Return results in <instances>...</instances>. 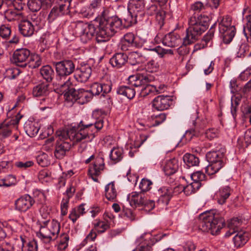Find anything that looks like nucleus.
I'll return each mask as SVG.
<instances>
[{
    "label": "nucleus",
    "mask_w": 251,
    "mask_h": 251,
    "mask_svg": "<svg viewBox=\"0 0 251 251\" xmlns=\"http://www.w3.org/2000/svg\"><path fill=\"white\" fill-rule=\"evenodd\" d=\"M102 118L93 119L89 122L81 121L77 127L73 126L66 130L56 132L58 140L56 141L54 155L58 159H63L70 150L71 141L82 142L84 148H86L84 143L90 142L97 135L98 132L103 126Z\"/></svg>",
    "instance_id": "nucleus-1"
},
{
    "label": "nucleus",
    "mask_w": 251,
    "mask_h": 251,
    "mask_svg": "<svg viewBox=\"0 0 251 251\" xmlns=\"http://www.w3.org/2000/svg\"><path fill=\"white\" fill-rule=\"evenodd\" d=\"M209 18L208 16L195 13L189 20V27L186 31V36L183 38V45L177 49V53L184 56L189 53V48L187 45L196 42L208 26Z\"/></svg>",
    "instance_id": "nucleus-2"
},
{
    "label": "nucleus",
    "mask_w": 251,
    "mask_h": 251,
    "mask_svg": "<svg viewBox=\"0 0 251 251\" xmlns=\"http://www.w3.org/2000/svg\"><path fill=\"white\" fill-rule=\"evenodd\" d=\"M131 21L128 19L125 20V23H123L121 19L117 16H113L101 22L97 31V42L101 43L107 41L109 37L113 36L118 31L133 25Z\"/></svg>",
    "instance_id": "nucleus-3"
},
{
    "label": "nucleus",
    "mask_w": 251,
    "mask_h": 251,
    "mask_svg": "<svg viewBox=\"0 0 251 251\" xmlns=\"http://www.w3.org/2000/svg\"><path fill=\"white\" fill-rule=\"evenodd\" d=\"M198 220L199 229L202 232H210L212 235L219 234L225 226L224 219L213 210L201 214Z\"/></svg>",
    "instance_id": "nucleus-4"
},
{
    "label": "nucleus",
    "mask_w": 251,
    "mask_h": 251,
    "mask_svg": "<svg viewBox=\"0 0 251 251\" xmlns=\"http://www.w3.org/2000/svg\"><path fill=\"white\" fill-rule=\"evenodd\" d=\"M217 148L215 151L208 152L206 155V159L210 164L205 168V171L208 175L217 173L226 164V148H219L218 147Z\"/></svg>",
    "instance_id": "nucleus-5"
},
{
    "label": "nucleus",
    "mask_w": 251,
    "mask_h": 251,
    "mask_svg": "<svg viewBox=\"0 0 251 251\" xmlns=\"http://www.w3.org/2000/svg\"><path fill=\"white\" fill-rule=\"evenodd\" d=\"M97 30L94 25L81 21H79L75 24L74 30L75 36L79 37L81 41L83 43L90 41L96 33L97 36Z\"/></svg>",
    "instance_id": "nucleus-6"
},
{
    "label": "nucleus",
    "mask_w": 251,
    "mask_h": 251,
    "mask_svg": "<svg viewBox=\"0 0 251 251\" xmlns=\"http://www.w3.org/2000/svg\"><path fill=\"white\" fill-rule=\"evenodd\" d=\"M56 73V78L58 80L65 79L67 77L75 72V62L70 59H64L58 62H54Z\"/></svg>",
    "instance_id": "nucleus-7"
},
{
    "label": "nucleus",
    "mask_w": 251,
    "mask_h": 251,
    "mask_svg": "<svg viewBox=\"0 0 251 251\" xmlns=\"http://www.w3.org/2000/svg\"><path fill=\"white\" fill-rule=\"evenodd\" d=\"M145 7L144 0H130L128 5V10L130 14L131 21L134 24L142 20L144 15V9Z\"/></svg>",
    "instance_id": "nucleus-8"
},
{
    "label": "nucleus",
    "mask_w": 251,
    "mask_h": 251,
    "mask_svg": "<svg viewBox=\"0 0 251 251\" xmlns=\"http://www.w3.org/2000/svg\"><path fill=\"white\" fill-rule=\"evenodd\" d=\"M154 80V77L147 73H139L128 77V83L135 87H144Z\"/></svg>",
    "instance_id": "nucleus-9"
},
{
    "label": "nucleus",
    "mask_w": 251,
    "mask_h": 251,
    "mask_svg": "<svg viewBox=\"0 0 251 251\" xmlns=\"http://www.w3.org/2000/svg\"><path fill=\"white\" fill-rule=\"evenodd\" d=\"M174 190L172 188L162 187L154 190L153 195L158 199L157 203L159 205H167L173 197Z\"/></svg>",
    "instance_id": "nucleus-10"
},
{
    "label": "nucleus",
    "mask_w": 251,
    "mask_h": 251,
    "mask_svg": "<svg viewBox=\"0 0 251 251\" xmlns=\"http://www.w3.org/2000/svg\"><path fill=\"white\" fill-rule=\"evenodd\" d=\"M60 92L64 95L66 101L73 103L76 101L78 90H76L73 87L70 78L60 84Z\"/></svg>",
    "instance_id": "nucleus-11"
},
{
    "label": "nucleus",
    "mask_w": 251,
    "mask_h": 251,
    "mask_svg": "<svg viewBox=\"0 0 251 251\" xmlns=\"http://www.w3.org/2000/svg\"><path fill=\"white\" fill-rule=\"evenodd\" d=\"M143 42H141L138 38L135 37L134 34L131 32L126 33L121 41V49L122 50H127L128 47L142 48Z\"/></svg>",
    "instance_id": "nucleus-12"
},
{
    "label": "nucleus",
    "mask_w": 251,
    "mask_h": 251,
    "mask_svg": "<svg viewBox=\"0 0 251 251\" xmlns=\"http://www.w3.org/2000/svg\"><path fill=\"white\" fill-rule=\"evenodd\" d=\"M22 117V116L18 113L14 119L0 123V135L3 138L9 136L11 133L12 126H15L18 125Z\"/></svg>",
    "instance_id": "nucleus-13"
},
{
    "label": "nucleus",
    "mask_w": 251,
    "mask_h": 251,
    "mask_svg": "<svg viewBox=\"0 0 251 251\" xmlns=\"http://www.w3.org/2000/svg\"><path fill=\"white\" fill-rule=\"evenodd\" d=\"M104 168L103 158L100 156L97 157L94 163L90 166L89 169V174L95 181H98L97 176L100 175L101 172L103 170Z\"/></svg>",
    "instance_id": "nucleus-14"
},
{
    "label": "nucleus",
    "mask_w": 251,
    "mask_h": 251,
    "mask_svg": "<svg viewBox=\"0 0 251 251\" xmlns=\"http://www.w3.org/2000/svg\"><path fill=\"white\" fill-rule=\"evenodd\" d=\"M30 54V51L27 49H21L17 50L13 53V60L18 66L24 67L28 66L30 68V65L29 63H24L29 56Z\"/></svg>",
    "instance_id": "nucleus-15"
},
{
    "label": "nucleus",
    "mask_w": 251,
    "mask_h": 251,
    "mask_svg": "<svg viewBox=\"0 0 251 251\" xmlns=\"http://www.w3.org/2000/svg\"><path fill=\"white\" fill-rule=\"evenodd\" d=\"M172 101L170 96L160 95L153 99L152 101V106L156 110L163 111L169 108Z\"/></svg>",
    "instance_id": "nucleus-16"
},
{
    "label": "nucleus",
    "mask_w": 251,
    "mask_h": 251,
    "mask_svg": "<svg viewBox=\"0 0 251 251\" xmlns=\"http://www.w3.org/2000/svg\"><path fill=\"white\" fill-rule=\"evenodd\" d=\"M146 199L145 194L141 192H132L127 197L129 204L134 208L143 206L145 204Z\"/></svg>",
    "instance_id": "nucleus-17"
},
{
    "label": "nucleus",
    "mask_w": 251,
    "mask_h": 251,
    "mask_svg": "<svg viewBox=\"0 0 251 251\" xmlns=\"http://www.w3.org/2000/svg\"><path fill=\"white\" fill-rule=\"evenodd\" d=\"M92 73L91 67L85 65L75 69L74 78L78 82H85L89 78Z\"/></svg>",
    "instance_id": "nucleus-18"
},
{
    "label": "nucleus",
    "mask_w": 251,
    "mask_h": 251,
    "mask_svg": "<svg viewBox=\"0 0 251 251\" xmlns=\"http://www.w3.org/2000/svg\"><path fill=\"white\" fill-rule=\"evenodd\" d=\"M50 220L46 221L38 220L37 224L40 226L39 232H37L36 234L38 237L41 238L45 243H50V241L53 240L52 236L49 231V228H46Z\"/></svg>",
    "instance_id": "nucleus-19"
},
{
    "label": "nucleus",
    "mask_w": 251,
    "mask_h": 251,
    "mask_svg": "<svg viewBox=\"0 0 251 251\" xmlns=\"http://www.w3.org/2000/svg\"><path fill=\"white\" fill-rule=\"evenodd\" d=\"M140 242L132 251H151L154 244V239L150 233H146L140 237Z\"/></svg>",
    "instance_id": "nucleus-20"
},
{
    "label": "nucleus",
    "mask_w": 251,
    "mask_h": 251,
    "mask_svg": "<svg viewBox=\"0 0 251 251\" xmlns=\"http://www.w3.org/2000/svg\"><path fill=\"white\" fill-rule=\"evenodd\" d=\"M162 43L164 45L170 48L177 47L181 43V39L180 36L174 32H171L162 38Z\"/></svg>",
    "instance_id": "nucleus-21"
},
{
    "label": "nucleus",
    "mask_w": 251,
    "mask_h": 251,
    "mask_svg": "<svg viewBox=\"0 0 251 251\" xmlns=\"http://www.w3.org/2000/svg\"><path fill=\"white\" fill-rule=\"evenodd\" d=\"M109 63L113 67L120 69L127 63V54L124 52L116 53L110 58Z\"/></svg>",
    "instance_id": "nucleus-22"
},
{
    "label": "nucleus",
    "mask_w": 251,
    "mask_h": 251,
    "mask_svg": "<svg viewBox=\"0 0 251 251\" xmlns=\"http://www.w3.org/2000/svg\"><path fill=\"white\" fill-rule=\"evenodd\" d=\"M17 210L26 211L31 206V197L29 195H25L17 200L15 202Z\"/></svg>",
    "instance_id": "nucleus-23"
},
{
    "label": "nucleus",
    "mask_w": 251,
    "mask_h": 251,
    "mask_svg": "<svg viewBox=\"0 0 251 251\" xmlns=\"http://www.w3.org/2000/svg\"><path fill=\"white\" fill-rule=\"evenodd\" d=\"M37 76H41L42 78L48 82L52 81L55 74L53 69L50 65H47L42 66L39 72L36 73Z\"/></svg>",
    "instance_id": "nucleus-24"
},
{
    "label": "nucleus",
    "mask_w": 251,
    "mask_h": 251,
    "mask_svg": "<svg viewBox=\"0 0 251 251\" xmlns=\"http://www.w3.org/2000/svg\"><path fill=\"white\" fill-rule=\"evenodd\" d=\"M232 192V190L228 186H225L220 188L216 194L218 203L220 204H224Z\"/></svg>",
    "instance_id": "nucleus-25"
},
{
    "label": "nucleus",
    "mask_w": 251,
    "mask_h": 251,
    "mask_svg": "<svg viewBox=\"0 0 251 251\" xmlns=\"http://www.w3.org/2000/svg\"><path fill=\"white\" fill-rule=\"evenodd\" d=\"M219 30L220 37L223 39L224 43L226 44L231 42L236 33V28L234 26L224 29V31L222 30Z\"/></svg>",
    "instance_id": "nucleus-26"
},
{
    "label": "nucleus",
    "mask_w": 251,
    "mask_h": 251,
    "mask_svg": "<svg viewBox=\"0 0 251 251\" xmlns=\"http://www.w3.org/2000/svg\"><path fill=\"white\" fill-rule=\"evenodd\" d=\"M178 169L177 160L173 158L168 160L163 168L164 172L166 176H171L176 173Z\"/></svg>",
    "instance_id": "nucleus-27"
},
{
    "label": "nucleus",
    "mask_w": 251,
    "mask_h": 251,
    "mask_svg": "<svg viewBox=\"0 0 251 251\" xmlns=\"http://www.w3.org/2000/svg\"><path fill=\"white\" fill-rule=\"evenodd\" d=\"M20 33L25 37L31 35V23L27 19L22 20L19 25Z\"/></svg>",
    "instance_id": "nucleus-28"
},
{
    "label": "nucleus",
    "mask_w": 251,
    "mask_h": 251,
    "mask_svg": "<svg viewBox=\"0 0 251 251\" xmlns=\"http://www.w3.org/2000/svg\"><path fill=\"white\" fill-rule=\"evenodd\" d=\"M116 93L117 94L122 95L131 100L135 96L134 89L127 86H120L117 88Z\"/></svg>",
    "instance_id": "nucleus-29"
},
{
    "label": "nucleus",
    "mask_w": 251,
    "mask_h": 251,
    "mask_svg": "<svg viewBox=\"0 0 251 251\" xmlns=\"http://www.w3.org/2000/svg\"><path fill=\"white\" fill-rule=\"evenodd\" d=\"M248 233L240 231L234 237L233 240L235 247L240 248L244 246L248 241Z\"/></svg>",
    "instance_id": "nucleus-30"
},
{
    "label": "nucleus",
    "mask_w": 251,
    "mask_h": 251,
    "mask_svg": "<svg viewBox=\"0 0 251 251\" xmlns=\"http://www.w3.org/2000/svg\"><path fill=\"white\" fill-rule=\"evenodd\" d=\"M127 63L131 65L134 66L143 62L144 57L141 52L138 51H133L127 55Z\"/></svg>",
    "instance_id": "nucleus-31"
},
{
    "label": "nucleus",
    "mask_w": 251,
    "mask_h": 251,
    "mask_svg": "<svg viewBox=\"0 0 251 251\" xmlns=\"http://www.w3.org/2000/svg\"><path fill=\"white\" fill-rule=\"evenodd\" d=\"M77 94L76 101L80 104H83L89 101L92 98V94H91L90 91H85L83 89H78Z\"/></svg>",
    "instance_id": "nucleus-32"
},
{
    "label": "nucleus",
    "mask_w": 251,
    "mask_h": 251,
    "mask_svg": "<svg viewBox=\"0 0 251 251\" xmlns=\"http://www.w3.org/2000/svg\"><path fill=\"white\" fill-rule=\"evenodd\" d=\"M105 195L109 201H114L116 199L117 192L113 182H111L106 185L105 187Z\"/></svg>",
    "instance_id": "nucleus-33"
},
{
    "label": "nucleus",
    "mask_w": 251,
    "mask_h": 251,
    "mask_svg": "<svg viewBox=\"0 0 251 251\" xmlns=\"http://www.w3.org/2000/svg\"><path fill=\"white\" fill-rule=\"evenodd\" d=\"M184 162L188 167L197 166L199 164V158L191 153H186L183 157Z\"/></svg>",
    "instance_id": "nucleus-34"
},
{
    "label": "nucleus",
    "mask_w": 251,
    "mask_h": 251,
    "mask_svg": "<svg viewBox=\"0 0 251 251\" xmlns=\"http://www.w3.org/2000/svg\"><path fill=\"white\" fill-rule=\"evenodd\" d=\"M123 157V150L120 148H113L110 154V158L114 163L120 161Z\"/></svg>",
    "instance_id": "nucleus-35"
},
{
    "label": "nucleus",
    "mask_w": 251,
    "mask_h": 251,
    "mask_svg": "<svg viewBox=\"0 0 251 251\" xmlns=\"http://www.w3.org/2000/svg\"><path fill=\"white\" fill-rule=\"evenodd\" d=\"M60 229V223L56 220H53L49 227V231L52 236L53 240H55L59 233Z\"/></svg>",
    "instance_id": "nucleus-36"
},
{
    "label": "nucleus",
    "mask_w": 251,
    "mask_h": 251,
    "mask_svg": "<svg viewBox=\"0 0 251 251\" xmlns=\"http://www.w3.org/2000/svg\"><path fill=\"white\" fill-rule=\"evenodd\" d=\"M48 85L42 83L34 87L32 89V95L37 97L42 96L47 90Z\"/></svg>",
    "instance_id": "nucleus-37"
},
{
    "label": "nucleus",
    "mask_w": 251,
    "mask_h": 251,
    "mask_svg": "<svg viewBox=\"0 0 251 251\" xmlns=\"http://www.w3.org/2000/svg\"><path fill=\"white\" fill-rule=\"evenodd\" d=\"M201 185V183L192 182L184 187L183 192L186 195H190L199 190Z\"/></svg>",
    "instance_id": "nucleus-38"
},
{
    "label": "nucleus",
    "mask_w": 251,
    "mask_h": 251,
    "mask_svg": "<svg viewBox=\"0 0 251 251\" xmlns=\"http://www.w3.org/2000/svg\"><path fill=\"white\" fill-rule=\"evenodd\" d=\"M216 23L214 24L211 27L210 29L208 30V32L202 38V42H204L202 43V48H204L208 46V44L212 41L214 35V28L216 26Z\"/></svg>",
    "instance_id": "nucleus-39"
},
{
    "label": "nucleus",
    "mask_w": 251,
    "mask_h": 251,
    "mask_svg": "<svg viewBox=\"0 0 251 251\" xmlns=\"http://www.w3.org/2000/svg\"><path fill=\"white\" fill-rule=\"evenodd\" d=\"M144 88L142 89L141 94L143 95V96L145 97L147 95H149L151 93L155 94H159L160 93V91L158 90L156 87L153 85H151L150 83H148L147 85H145Z\"/></svg>",
    "instance_id": "nucleus-40"
},
{
    "label": "nucleus",
    "mask_w": 251,
    "mask_h": 251,
    "mask_svg": "<svg viewBox=\"0 0 251 251\" xmlns=\"http://www.w3.org/2000/svg\"><path fill=\"white\" fill-rule=\"evenodd\" d=\"M242 221L241 219L237 217H234L230 220L228 222L227 227L228 229H233L236 232H239L240 226L242 225Z\"/></svg>",
    "instance_id": "nucleus-41"
},
{
    "label": "nucleus",
    "mask_w": 251,
    "mask_h": 251,
    "mask_svg": "<svg viewBox=\"0 0 251 251\" xmlns=\"http://www.w3.org/2000/svg\"><path fill=\"white\" fill-rule=\"evenodd\" d=\"M36 159L37 163L42 167H46L50 164L48 155L45 153H40L36 156Z\"/></svg>",
    "instance_id": "nucleus-42"
},
{
    "label": "nucleus",
    "mask_w": 251,
    "mask_h": 251,
    "mask_svg": "<svg viewBox=\"0 0 251 251\" xmlns=\"http://www.w3.org/2000/svg\"><path fill=\"white\" fill-rule=\"evenodd\" d=\"M231 22L232 20L230 16H226L223 17L219 24V30H222L224 31V29H227L229 27H232Z\"/></svg>",
    "instance_id": "nucleus-43"
},
{
    "label": "nucleus",
    "mask_w": 251,
    "mask_h": 251,
    "mask_svg": "<svg viewBox=\"0 0 251 251\" xmlns=\"http://www.w3.org/2000/svg\"><path fill=\"white\" fill-rule=\"evenodd\" d=\"M16 183V177L12 175L8 176L4 179H0V186L9 187L15 184Z\"/></svg>",
    "instance_id": "nucleus-44"
},
{
    "label": "nucleus",
    "mask_w": 251,
    "mask_h": 251,
    "mask_svg": "<svg viewBox=\"0 0 251 251\" xmlns=\"http://www.w3.org/2000/svg\"><path fill=\"white\" fill-rule=\"evenodd\" d=\"M159 68V65L155 60H151L145 65V69L150 73L156 72Z\"/></svg>",
    "instance_id": "nucleus-45"
},
{
    "label": "nucleus",
    "mask_w": 251,
    "mask_h": 251,
    "mask_svg": "<svg viewBox=\"0 0 251 251\" xmlns=\"http://www.w3.org/2000/svg\"><path fill=\"white\" fill-rule=\"evenodd\" d=\"M32 203L37 202L42 203L45 201V197L44 194L40 190H35L33 192Z\"/></svg>",
    "instance_id": "nucleus-46"
},
{
    "label": "nucleus",
    "mask_w": 251,
    "mask_h": 251,
    "mask_svg": "<svg viewBox=\"0 0 251 251\" xmlns=\"http://www.w3.org/2000/svg\"><path fill=\"white\" fill-rule=\"evenodd\" d=\"M247 23L244 27V32L247 38V42L251 43V15L247 17Z\"/></svg>",
    "instance_id": "nucleus-47"
},
{
    "label": "nucleus",
    "mask_w": 251,
    "mask_h": 251,
    "mask_svg": "<svg viewBox=\"0 0 251 251\" xmlns=\"http://www.w3.org/2000/svg\"><path fill=\"white\" fill-rule=\"evenodd\" d=\"M60 241L58 245V249L59 250H64L68 247V243L69 240V236L66 233H63L60 237Z\"/></svg>",
    "instance_id": "nucleus-48"
},
{
    "label": "nucleus",
    "mask_w": 251,
    "mask_h": 251,
    "mask_svg": "<svg viewBox=\"0 0 251 251\" xmlns=\"http://www.w3.org/2000/svg\"><path fill=\"white\" fill-rule=\"evenodd\" d=\"M152 184V182L148 179L143 178L139 184V188L141 190V192L144 193L150 190L151 188V186Z\"/></svg>",
    "instance_id": "nucleus-49"
},
{
    "label": "nucleus",
    "mask_w": 251,
    "mask_h": 251,
    "mask_svg": "<svg viewBox=\"0 0 251 251\" xmlns=\"http://www.w3.org/2000/svg\"><path fill=\"white\" fill-rule=\"evenodd\" d=\"M101 89H102V87H101L100 83L98 82L93 83L89 90L91 94H92V97H93V96H98L100 93L102 94Z\"/></svg>",
    "instance_id": "nucleus-50"
},
{
    "label": "nucleus",
    "mask_w": 251,
    "mask_h": 251,
    "mask_svg": "<svg viewBox=\"0 0 251 251\" xmlns=\"http://www.w3.org/2000/svg\"><path fill=\"white\" fill-rule=\"evenodd\" d=\"M242 98V96L241 95L237 94V96L235 97L234 101L231 102V112L233 116L236 114L237 108L240 103Z\"/></svg>",
    "instance_id": "nucleus-51"
},
{
    "label": "nucleus",
    "mask_w": 251,
    "mask_h": 251,
    "mask_svg": "<svg viewBox=\"0 0 251 251\" xmlns=\"http://www.w3.org/2000/svg\"><path fill=\"white\" fill-rule=\"evenodd\" d=\"M205 175L201 171L195 172L191 175L193 182L201 183V181L205 180Z\"/></svg>",
    "instance_id": "nucleus-52"
},
{
    "label": "nucleus",
    "mask_w": 251,
    "mask_h": 251,
    "mask_svg": "<svg viewBox=\"0 0 251 251\" xmlns=\"http://www.w3.org/2000/svg\"><path fill=\"white\" fill-rule=\"evenodd\" d=\"M109 227V225L103 221H99L95 224L94 228L98 233H103Z\"/></svg>",
    "instance_id": "nucleus-53"
},
{
    "label": "nucleus",
    "mask_w": 251,
    "mask_h": 251,
    "mask_svg": "<svg viewBox=\"0 0 251 251\" xmlns=\"http://www.w3.org/2000/svg\"><path fill=\"white\" fill-rule=\"evenodd\" d=\"M250 46L247 42L244 41L240 45L239 50L237 52L238 56L239 57H244L247 52L249 51Z\"/></svg>",
    "instance_id": "nucleus-54"
},
{
    "label": "nucleus",
    "mask_w": 251,
    "mask_h": 251,
    "mask_svg": "<svg viewBox=\"0 0 251 251\" xmlns=\"http://www.w3.org/2000/svg\"><path fill=\"white\" fill-rule=\"evenodd\" d=\"M152 120L154 121V125L155 126H158L162 124L166 119V115L162 113L158 115H153L151 116Z\"/></svg>",
    "instance_id": "nucleus-55"
},
{
    "label": "nucleus",
    "mask_w": 251,
    "mask_h": 251,
    "mask_svg": "<svg viewBox=\"0 0 251 251\" xmlns=\"http://www.w3.org/2000/svg\"><path fill=\"white\" fill-rule=\"evenodd\" d=\"M156 14V19L158 23L159 27L161 28L164 25V21L165 18V12L163 10L157 11Z\"/></svg>",
    "instance_id": "nucleus-56"
},
{
    "label": "nucleus",
    "mask_w": 251,
    "mask_h": 251,
    "mask_svg": "<svg viewBox=\"0 0 251 251\" xmlns=\"http://www.w3.org/2000/svg\"><path fill=\"white\" fill-rule=\"evenodd\" d=\"M122 214L123 216L126 217L131 221H133L135 220V215L130 209L124 207Z\"/></svg>",
    "instance_id": "nucleus-57"
},
{
    "label": "nucleus",
    "mask_w": 251,
    "mask_h": 251,
    "mask_svg": "<svg viewBox=\"0 0 251 251\" xmlns=\"http://www.w3.org/2000/svg\"><path fill=\"white\" fill-rule=\"evenodd\" d=\"M102 89L101 96H104L105 94L109 93L112 89V84L111 81H107L106 83H100Z\"/></svg>",
    "instance_id": "nucleus-58"
},
{
    "label": "nucleus",
    "mask_w": 251,
    "mask_h": 251,
    "mask_svg": "<svg viewBox=\"0 0 251 251\" xmlns=\"http://www.w3.org/2000/svg\"><path fill=\"white\" fill-rule=\"evenodd\" d=\"M69 201L68 198H63L61 201V212L62 216H65L67 214Z\"/></svg>",
    "instance_id": "nucleus-59"
},
{
    "label": "nucleus",
    "mask_w": 251,
    "mask_h": 251,
    "mask_svg": "<svg viewBox=\"0 0 251 251\" xmlns=\"http://www.w3.org/2000/svg\"><path fill=\"white\" fill-rule=\"evenodd\" d=\"M59 6L58 7L60 9L61 15L68 14L70 13L69 8L71 6L70 3H63L62 2L59 3Z\"/></svg>",
    "instance_id": "nucleus-60"
},
{
    "label": "nucleus",
    "mask_w": 251,
    "mask_h": 251,
    "mask_svg": "<svg viewBox=\"0 0 251 251\" xmlns=\"http://www.w3.org/2000/svg\"><path fill=\"white\" fill-rule=\"evenodd\" d=\"M11 33V30L9 27L2 25L0 27V36L3 38H6Z\"/></svg>",
    "instance_id": "nucleus-61"
},
{
    "label": "nucleus",
    "mask_w": 251,
    "mask_h": 251,
    "mask_svg": "<svg viewBox=\"0 0 251 251\" xmlns=\"http://www.w3.org/2000/svg\"><path fill=\"white\" fill-rule=\"evenodd\" d=\"M46 0H32V12L39 11Z\"/></svg>",
    "instance_id": "nucleus-62"
},
{
    "label": "nucleus",
    "mask_w": 251,
    "mask_h": 251,
    "mask_svg": "<svg viewBox=\"0 0 251 251\" xmlns=\"http://www.w3.org/2000/svg\"><path fill=\"white\" fill-rule=\"evenodd\" d=\"M205 136L208 139L212 140L217 137V130L215 128L209 129L205 132Z\"/></svg>",
    "instance_id": "nucleus-63"
},
{
    "label": "nucleus",
    "mask_w": 251,
    "mask_h": 251,
    "mask_svg": "<svg viewBox=\"0 0 251 251\" xmlns=\"http://www.w3.org/2000/svg\"><path fill=\"white\" fill-rule=\"evenodd\" d=\"M244 140L246 147L251 144V129H248L245 132Z\"/></svg>",
    "instance_id": "nucleus-64"
}]
</instances>
